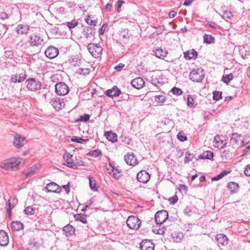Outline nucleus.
<instances>
[{"mask_svg":"<svg viewBox=\"0 0 250 250\" xmlns=\"http://www.w3.org/2000/svg\"><path fill=\"white\" fill-rule=\"evenodd\" d=\"M46 188L50 192L60 193L62 190L59 185L54 182L47 184Z\"/></svg>","mask_w":250,"mask_h":250,"instance_id":"a211bd4d","label":"nucleus"},{"mask_svg":"<svg viewBox=\"0 0 250 250\" xmlns=\"http://www.w3.org/2000/svg\"><path fill=\"white\" fill-rule=\"evenodd\" d=\"M23 225L20 221H13L11 224L12 229L14 230L19 231L23 229Z\"/></svg>","mask_w":250,"mask_h":250,"instance_id":"b1692460","label":"nucleus"},{"mask_svg":"<svg viewBox=\"0 0 250 250\" xmlns=\"http://www.w3.org/2000/svg\"><path fill=\"white\" fill-rule=\"evenodd\" d=\"M125 161L126 163L130 166H135L138 164V160L133 153H128L125 155Z\"/></svg>","mask_w":250,"mask_h":250,"instance_id":"4468645a","label":"nucleus"},{"mask_svg":"<svg viewBox=\"0 0 250 250\" xmlns=\"http://www.w3.org/2000/svg\"><path fill=\"white\" fill-rule=\"evenodd\" d=\"M213 157V153L210 151H205L199 156L200 159H211Z\"/></svg>","mask_w":250,"mask_h":250,"instance_id":"c756f323","label":"nucleus"},{"mask_svg":"<svg viewBox=\"0 0 250 250\" xmlns=\"http://www.w3.org/2000/svg\"><path fill=\"white\" fill-rule=\"evenodd\" d=\"M72 142H77L80 144H83L84 142H86L87 140L83 139L82 138L74 137L71 139ZM88 141V139H87Z\"/></svg>","mask_w":250,"mask_h":250,"instance_id":"8fccbe9b","label":"nucleus"},{"mask_svg":"<svg viewBox=\"0 0 250 250\" xmlns=\"http://www.w3.org/2000/svg\"><path fill=\"white\" fill-rule=\"evenodd\" d=\"M72 158V155L70 154L68 152H65L63 155V164L67 166L68 167L75 169H77V165L75 164Z\"/></svg>","mask_w":250,"mask_h":250,"instance_id":"423d86ee","label":"nucleus"},{"mask_svg":"<svg viewBox=\"0 0 250 250\" xmlns=\"http://www.w3.org/2000/svg\"><path fill=\"white\" fill-rule=\"evenodd\" d=\"M145 84V82L144 80L141 77H137L131 82V85L138 89L142 88Z\"/></svg>","mask_w":250,"mask_h":250,"instance_id":"f3484780","label":"nucleus"},{"mask_svg":"<svg viewBox=\"0 0 250 250\" xmlns=\"http://www.w3.org/2000/svg\"><path fill=\"white\" fill-rule=\"evenodd\" d=\"M217 244L219 247L226 246L228 244V239L223 234H218L216 236Z\"/></svg>","mask_w":250,"mask_h":250,"instance_id":"dca6fc26","label":"nucleus"},{"mask_svg":"<svg viewBox=\"0 0 250 250\" xmlns=\"http://www.w3.org/2000/svg\"><path fill=\"white\" fill-rule=\"evenodd\" d=\"M55 91L58 95L63 96L68 93L69 89L64 83L61 82L56 84Z\"/></svg>","mask_w":250,"mask_h":250,"instance_id":"6e6552de","label":"nucleus"},{"mask_svg":"<svg viewBox=\"0 0 250 250\" xmlns=\"http://www.w3.org/2000/svg\"><path fill=\"white\" fill-rule=\"evenodd\" d=\"M241 135H238L237 133H233L232 136L231 138V142L235 143L236 144L238 143L239 139L241 140Z\"/></svg>","mask_w":250,"mask_h":250,"instance_id":"a18cd8bd","label":"nucleus"},{"mask_svg":"<svg viewBox=\"0 0 250 250\" xmlns=\"http://www.w3.org/2000/svg\"><path fill=\"white\" fill-rule=\"evenodd\" d=\"M193 158V155L192 154H189L188 153H186V155H185V163L189 162V161L192 160Z\"/></svg>","mask_w":250,"mask_h":250,"instance_id":"6e6d98bb","label":"nucleus"},{"mask_svg":"<svg viewBox=\"0 0 250 250\" xmlns=\"http://www.w3.org/2000/svg\"><path fill=\"white\" fill-rule=\"evenodd\" d=\"M86 22L90 24V25H95L97 23V20H92L91 19V17L89 16H88L85 19Z\"/></svg>","mask_w":250,"mask_h":250,"instance_id":"3c124183","label":"nucleus"},{"mask_svg":"<svg viewBox=\"0 0 250 250\" xmlns=\"http://www.w3.org/2000/svg\"><path fill=\"white\" fill-rule=\"evenodd\" d=\"M94 28L93 27H88L86 30V37L87 38H93L95 35V31H94Z\"/></svg>","mask_w":250,"mask_h":250,"instance_id":"e433bc0d","label":"nucleus"},{"mask_svg":"<svg viewBox=\"0 0 250 250\" xmlns=\"http://www.w3.org/2000/svg\"><path fill=\"white\" fill-rule=\"evenodd\" d=\"M155 102H156L158 104H162L164 103L166 100V97L165 96L162 95H160L158 96H156L154 98Z\"/></svg>","mask_w":250,"mask_h":250,"instance_id":"a19ab883","label":"nucleus"},{"mask_svg":"<svg viewBox=\"0 0 250 250\" xmlns=\"http://www.w3.org/2000/svg\"><path fill=\"white\" fill-rule=\"evenodd\" d=\"M177 200H178V198H177V197L176 196H173L172 197H171L169 199V201L170 202V203L173 204V205L175 204L177 202Z\"/></svg>","mask_w":250,"mask_h":250,"instance_id":"052dcab7","label":"nucleus"},{"mask_svg":"<svg viewBox=\"0 0 250 250\" xmlns=\"http://www.w3.org/2000/svg\"><path fill=\"white\" fill-rule=\"evenodd\" d=\"M222 17L226 21L230 19L233 16L232 14L230 11H225L222 15Z\"/></svg>","mask_w":250,"mask_h":250,"instance_id":"79ce46f5","label":"nucleus"},{"mask_svg":"<svg viewBox=\"0 0 250 250\" xmlns=\"http://www.w3.org/2000/svg\"><path fill=\"white\" fill-rule=\"evenodd\" d=\"M90 54L94 58H98L102 54L103 48L99 44L89 43L87 46Z\"/></svg>","mask_w":250,"mask_h":250,"instance_id":"7ed1b4c3","label":"nucleus"},{"mask_svg":"<svg viewBox=\"0 0 250 250\" xmlns=\"http://www.w3.org/2000/svg\"><path fill=\"white\" fill-rule=\"evenodd\" d=\"M187 104H188V105L189 107L193 106L194 100H193V98L190 95H188L187 98Z\"/></svg>","mask_w":250,"mask_h":250,"instance_id":"5fc2aeb1","label":"nucleus"},{"mask_svg":"<svg viewBox=\"0 0 250 250\" xmlns=\"http://www.w3.org/2000/svg\"><path fill=\"white\" fill-rule=\"evenodd\" d=\"M184 212L187 215L189 216H191L192 214L191 210L188 208H186L185 209Z\"/></svg>","mask_w":250,"mask_h":250,"instance_id":"0e129e2a","label":"nucleus"},{"mask_svg":"<svg viewBox=\"0 0 250 250\" xmlns=\"http://www.w3.org/2000/svg\"><path fill=\"white\" fill-rule=\"evenodd\" d=\"M90 116L89 115L85 114L84 115L80 117V121L83 122H86L89 119Z\"/></svg>","mask_w":250,"mask_h":250,"instance_id":"4d7b16f0","label":"nucleus"},{"mask_svg":"<svg viewBox=\"0 0 250 250\" xmlns=\"http://www.w3.org/2000/svg\"><path fill=\"white\" fill-rule=\"evenodd\" d=\"M101 154H102L101 151L99 149L93 150L92 151H90L88 153V155L91 156L92 157H97L99 155H101Z\"/></svg>","mask_w":250,"mask_h":250,"instance_id":"37998d69","label":"nucleus"},{"mask_svg":"<svg viewBox=\"0 0 250 250\" xmlns=\"http://www.w3.org/2000/svg\"><path fill=\"white\" fill-rule=\"evenodd\" d=\"M75 164H76L77 165V167H78V166H83L84 165V162H83L81 160H78L76 163H75Z\"/></svg>","mask_w":250,"mask_h":250,"instance_id":"774afa93","label":"nucleus"},{"mask_svg":"<svg viewBox=\"0 0 250 250\" xmlns=\"http://www.w3.org/2000/svg\"><path fill=\"white\" fill-rule=\"evenodd\" d=\"M46 56L50 59H52L56 57L59 54L58 49L53 46L48 47L45 51Z\"/></svg>","mask_w":250,"mask_h":250,"instance_id":"f8f14e48","label":"nucleus"},{"mask_svg":"<svg viewBox=\"0 0 250 250\" xmlns=\"http://www.w3.org/2000/svg\"><path fill=\"white\" fill-rule=\"evenodd\" d=\"M63 231L65 233L66 236L72 235L74 232V228L70 225H67L64 227L63 229Z\"/></svg>","mask_w":250,"mask_h":250,"instance_id":"a878e982","label":"nucleus"},{"mask_svg":"<svg viewBox=\"0 0 250 250\" xmlns=\"http://www.w3.org/2000/svg\"><path fill=\"white\" fill-rule=\"evenodd\" d=\"M78 24V22L76 20H74L71 21L66 22V24L69 28H73L76 27Z\"/></svg>","mask_w":250,"mask_h":250,"instance_id":"49530a36","label":"nucleus"},{"mask_svg":"<svg viewBox=\"0 0 250 250\" xmlns=\"http://www.w3.org/2000/svg\"><path fill=\"white\" fill-rule=\"evenodd\" d=\"M141 221L135 216H130L126 220L127 226L131 229H138L141 225Z\"/></svg>","mask_w":250,"mask_h":250,"instance_id":"20e7f679","label":"nucleus"},{"mask_svg":"<svg viewBox=\"0 0 250 250\" xmlns=\"http://www.w3.org/2000/svg\"><path fill=\"white\" fill-rule=\"evenodd\" d=\"M215 39L212 36L207 34H205L204 36V42L206 43L210 44L214 43Z\"/></svg>","mask_w":250,"mask_h":250,"instance_id":"2f4dec72","label":"nucleus"},{"mask_svg":"<svg viewBox=\"0 0 250 250\" xmlns=\"http://www.w3.org/2000/svg\"><path fill=\"white\" fill-rule=\"evenodd\" d=\"M213 146L216 148H222L227 144L223 136H216L213 141Z\"/></svg>","mask_w":250,"mask_h":250,"instance_id":"9d476101","label":"nucleus"},{"mask_svg":"<svg viewBox=\"0 0 250 250\" xmlns=\"http://www.w3.org/2000/svg\"><path fill=\"white\" fill-rule=\"evenodd\" d=\"M25 78L23 76L21 75H12L11 77V80L12 82L21 83L24 81Z\"/></svg>","mask_w":250,"mask_h":250,"instance_id":"7c9ffc66","label":"nucleus"},{"mask_svg":"<svg viewBox=\"0 0 250 250\" xmlns=\"http://www.w3.org/2000/svg\"><path fill=\"white\" fill-rule=\"evenodd\" d=\"M22 161L21 158L12 157L1 162L0 166L6 170H16L21 165H23Z\"/></svg>","mask_w":250,"mask_h":250,"instance_id":"f257e3e1","label":"nucleus"},{"mask_svg":"<svg viewBox=\"0 0 250 250\" xmlns=\"http://www.w3.org/2000/svg\"><path fill=\"white\" fill-rule=\"evenodd\" d=\"M107 139L112 142H115L117 140V136L115 133L111 132H107L105 133Z\"/></svg>","mask_w":250,"mask_h":250,"instance_id":"cd10ccee","label":"nucleus"},{"mask_svg":"<svg viewBox=\"0 0 250 250\" xmlns=\"http://www.w3.org/2000/svg\"><path fill=\"white\" fill-rule=\"evenodd\" d=\"M8 206L9 208L7 209V212H10V210L12 208H13L14 207V202H15V199L12 197H10L8 200Z\"/></svg>","mask_w":250,"mask_h":250,"instance_id":"09e8293b","label":"nucleus"},{"mask_svg":"<svg viewBox=\"0 0 250 250\" xmlns=\"http://www.w3.org/2000/svg\"><path fill=\"white\" fill-rule=\"evenodd\" d=\"M88 179L90 188L93 191H97L98 190V187L97 186V184L95 181L92 180V177L90 176L88 177Z\"/></svg>","mask_w":250,"mask_h":250,"instance_id":"ea45409f","label":"nucleus"},{"mask_svg":"<svg viewBox=\"0 0 250 250\" xmlns=\"http://www.w3.org/2000/svg\"><path fill=\"white\" fill-rule=\"evenodd\" d=\"M111 170L112 171V174L114 178L116 179H119L122 176L121 172L117 168H115L113 166L110 165Z\"/></svg>","mask_w":250,"mask_h":250,"instance_id":"c85d7f7f","label":"nucleus"},{"mask_svg":"<svg viewBox=\"0 0 250 250\" xmlns=\"http://www.w3.org/2000/svg\"><path fill=\"white\" fill-rule=\"evenodd\" d=\"M137 179L141 183H146L150 179L149 173L146 170H141L137 174Z\"/></svg>","mask_w":250,"mask_h":250,"instance_id":"ddd939ff","label":"nucleus"},{"mask_svg":"<svg viewBox=\"0 0 250 250\" xmlns=\"http://www.w3.org/2000/svg\"><path fill=\"white\" fill-rule=\"evenodd\" d=\"M74 217L76 220H79L84 224L87 223L86 216L81 214H77L74 216Z\"/></svg>","mask_w":250,"mask_h":250,"instance_id":"4c0bfd02","label":"nucleus"},{"mask_svg":"<svg viewBox=\"0 0 250 250\" xmlns=\"http://www.w3.org/2000/svg\"><path fill=\"white\" fill-rule=\"evenodd\" d=\"M26 87L30 91H37L41 89V83L35 78H30L27 79L26 82Z\"/></svg>","mask_w":250,"mask_h":250,"instance_id":"39448f33","label":"nucleus"},{"mask_svg":"<svg viewBox=\"0 0 250 250\" xmlns=\"http://www.w3.org/2000/svg\"><path fill=\"white\" fill-rule=\"evenodd\" d=\"M233 78V76L232 74L230 73L229 74L224 75L222 78V81L226 84H228Z\"/></svg>","mask_w":250,"mask_h":250,"instance_id":"72a5a7b5","label":"nucleus"},{"mask_svg":"<svg viewBox=\"0 0 250 250\" xmlns=\"http://www.w3.org/2000/svg\"><path fill=\"white\" fill-rule=\"evenodd\" d=\"M197 56V53L193 49L188 51L184 53L185 58L188 60L195 59L196 58Z\"/></svg>","mask_w":250,"mask_h":250,"instance_id":"5701e85b","label":"nucleus"},{"mask_svg":"<svg viewBox=\"0 0 250 250\" xmlns=\"http://www.w3.org/2000/svg\"><path fill=\"white\" fill-rule=\"evenodd\" d=\"M230 170H225L220 173L219 174L217 175L216 176H215L212 178V180L213 181H217L218 180L222 178H223L225 175H227L230 172Z\"/></svg>","mask_w":250,"mask_h":250,"instance_id":"c9c22d12","label":"nucleus"},{"mask_svg":"<svg viewBox=\"0 0 250 250\" xmlns=\"http://www.w3.org/2000/svg\"><path fill=\"white\" fill-rule=\"evenodd\" d=\"M120 93L121 91L116 86L108 89L105 92L106 95L110 97L118 96Z\"/></svg>","mask_w":250,"mask_h":250,"instance_id":"4be33fe9","label":"nucleus"},{"mask_svg":"<svg viewBox=\"0 0 250 250\" xmlns=\"http://www.w3.org/2000/svg\"><path fill=\"white\" fill-rule=\"evenodd\" d=\"M106 26L107 25L105 23H104L103 24V25L102 26V27L100 29V31H99L100 34H104V32L105 31Z\"/></svg>","mask_w":250,"mask_h":250,"instance_id":"e2e57ef3","label":"nucleus"},{"mask_svg":"<svg viewBox=\"0 0 250 250\" xmlns=\"http://www.w3.org/2000/svg\"><path fill=\"white\" fill-rule=\"evenodd\" d=\"M168 212L166 210H162L156 212L155 219L157 224H162L168 218Z\"/></svg>","mask_w":250,"mask_h":250,"instance_id":"0eeeda50","label":"nucleus"},{"mask_svg":"<svg viewBox=\"0 0 250 250\" xmlns=\"http://www.w3.org/2000/svg\"><path fill=\"white\" fill-rule=\"evenodd\" d=\"M77 72L81 75H88L90 73V69L88 68H80L77 70Z\"/></svg>","mask_w":250,"mask_h":250,"instance_id":"c03bdc74","label":"nucleus"},{"mask_svg":"<svg viewBox=\"0 0 250 250\" xmlns=\"http://www.w3.org/2000/svg\"><path fill=\"white\" fill-rule=\"evenodd\" d=\"M244 172L246 175L250 176V165L247 166V167L245 169Z\"/></svg>","mask_w":250,"mask_h":250,"instance_id":"680f3d73","label":"nucleus"},{"mask_svg":"<svg viewBox=\"0 0 250 250\" xmlns=\"http://www.w3.org/2000/svg\"><path fill=\"white\" fill-rule=\"evenodd\" d=\"M8 18H9V16L6 13H5L4 12L0 13V19L2 20H4L8 19Z\"/></svg>","mask_w":250,"mask_h":250,"instance_id":"13d9d810","label":"nucleus"},{"mask_svg":"<svg viewBox=\"0 0 250 250\" xmlns=\"http://www.w3.org/2000/svg\"><path fill=\"white\" fill-rule=\"evenodd\" d=\"M205 77L204 70L202 68L194 69L190 72L189 75V79L194 82H201Z\"/></svg>","mask_w":250,"mask_h":250,"instance_id":"f03ea898","label":"nucleus"},{"mask_svg":"<svg viewBox=\"0 0 250 250\" xmlns=\"http://www.w3.org/2000/svg\"><path fill=\"white\" fill-rule=\"evenodd\" d=\"M222 97V92L218 91H214L213 93V99L215 101H218Z\"/></svg>","mask_w":250,"mask_h":250,"instance_id":"de8ad7c7","label":"nucleus"},{"mask_svg":"<svg viewBox=\"0 0 250 250\" xmlns=\"http://www.w3.org/2000/svg\"><path fill=\"white\" fill-rule=\"evenodd\" d=\"M177 136V138L182 142L186 141L187 139V137L184 135L183 132H179Z\"/></svg>","mask_w":250,"mask_h":250,"instance_id":"603ef678","label":"nucleus"},{"mask_svg":"<svg viewBox=\"0 0 250 250\" xmlns=\"http://www.w3.org/2000/svg\"><path fill=\"white\" fill-rule=\"evenodd\" d=\"M141 250H154V245L150 240H143L140 243V246Z\"/></svg>","mask_w":250,"mask_h":250,"instance_id":"2eb2a0df","label":"nucleus"},{"mask_svg":"<svg viewBox=\"0 0 250 250\" xmlns=\"http://www.w3.org/2000/svg\"><path fill=\"white\" fill-rule=\"evenodd\" d=\"M25 143V137L18 134L14 135L13 144L15 147L17 148H20L22 147Z\"/></svg>","mask_w":250,"mask_h":250,"instance_id":"1a4fd4ad","label":"nucleus"},{"mask_svg":"<svg viewBox=\"0 0 250 250\" xmlns=\"http://www.w3.org/2000/svg\"><path fill=\"white\" fill-rule=\"evenodd\" d=\"M228 187L231 192H236L239 188L238 184L233 182L229 183Z\"/></svg>","mask_w":250,"mask_h":250,"instance_id":"473e14b6","label":"nucleus"},{"mask_svg":"<svg viewBox=\"0 0 250 250\" xmlns=\"http://www.w3.org/2000/svg\"><path fill=\"white\" fill-rule=\"evenodd\" d=\"M194 0H185V2L184 3V5L185 6H189L191 5V3Z\"/></svg>","mask_w":250,"mask_h":250,"instance_id":"338daca9","label":"nucleus"},{"mask_svg":"<svg viewBox=\"0 0 250 250\" xmlns=\"http://www.w3.org/2000/svg\"><path fill=\"white\" fill-rule=\"evenodd\" d=\"M171 92L173 94L176 95H179L181 94L182 93L181 89H180V88H178L177 87H173L171 90Z\"/></svg>","mask_w":250,"mask_h":250,"instance_id":"864d4df0","label":"nucleus"},{"mask_svg":"<svg viewBox=\"0 0 250 250\" xmlns=\"http://www.w3.org/2000/svg\"><path fill=\"white\" fill-rule=\"evenodd\" d=\"M29 26L26 24H19L16 28L18 34H26L29 30Z\"/></svg>","mask_w":250,"mask_h":250,"instance_id":"412c9836","label":"nucleus"},{"mask_svg":"<svg viewBox=\"0 0 250 250\" xmlns=\"http://www.w3.org/2000/svg\"><path fill=\"white\" fill-rule=\"evenodd\" d=\"M124 66L125 65L124 64L120 63L114 67V69L118 71H120Z\"/></svg>","mask_w":250,"mask_h":250,"instance_id":"bf43d9fd","label":"nucleus"},{"mask_svg":"<svg viewBox=\"0 0 250 250\" xmlns=\"http://www.w3.org/2000/svg\"><path fill=\"white\" fill-rule=\"evenodd\" d=\"M51 104L53 107L57 110H61L65 105L64 102L60 98L52 100Z\"/></svg>","mask_w":250,"mask_h":250,"instance_id":"6ab92c4d","label":"nucleus"},{"mask_svg":"<svg viewBox=\"0 0 250 250\" xmlns=\"http://www.w3.org/2000/svg\"><path fill=\"white\" fill-rule=\"evenodd\" d=\"M29 42L31 46H38L42 45L43 39L37 34H33L30 36Z\"/></svg>","mask_w":250,"mask_h":250,"instance_id":"9b49d317","label":"nucleus"},{"mask_svg":"<svg viewBox=\"0 0 250 250\" xmlns=\"http://www.w3.org/2000/svg\"><path fill=\"white\" fill-rule=\"evenodd\" d=\"M9 243V237L7 233L3 231H0V245L6 246Z\"/></svg>","mask_w":250,"mask_h":250,"instance_id":"aec40b11","label":"nucleus"},{"mask_svg":"<svg viewBox=\"0 0 250 250\" xmlns=\"http://www.w3.org/2000/svg\"><path fill=\"white\" fill-rule=\"evenodd\" d=\"M171 236L173 241L178 243L181 241L184 237V235L181 232L175 231L171 234Z\"/></svg>","mask_w":250,"mask_h":250,"instance_id":"393cba45","label":"nucleus"},{"mask_svg":"<svg viewBox=\"0 0 250 250\" xmlns=\"http://www.w3.org/2000/svg\"><path fill=\"white\" fill-rule=\"evenodd\" d=\"M24 212L28 215H33L35 213L36 208L32 206H29L24 209Z\"/></svg>","mask_w":250,"mask_h":250,"instance_id":"58836bf2","label":"nucleus"},{"mask_svg":"<svg viewBox=\"0 0 250 250\" xmlns=\"http://www.w3.org/2000/svg\"><path fill=\"white\" fill-rule=\"evenodd\" d=\"M38 169H39V168L36 165L33 166V167L29 168L25 173L26 176H30L33 175Z\"/></svg>","mask_w":250,"mask_h":250,"instance_id":"f704fd0d","label":"nucleus"},{"mask_svg":"<svg viewBox=\"0 0 250 250\" xmlns=\"http://www.w3.org/2000/svg\"><path fill=\"white\" fill-rule=\"evenodd\" d=\"M69 187V183H68L67 185H63L62 186L63 188L64 189L67 194H68L70 192Z\"/></svg>","mask_w":250,"mask_h":250,"instance_id":"69168bd1","label":"nucleus"},{"mask_svg":"<svg viewBox=\"0 0 250 250\" xmlns=\"http://www.w3.org/2000/svg\"><path fill=\"white\" fill-rule=\"evenodd\" d=\"M155 55L160 59H164L167 54V52L162 48H158L154 51Z\"/></svg>","mask_w":250,"mask_h":250,"instance_id":"bb28decb","label":"nucleus"}]
</instances>
